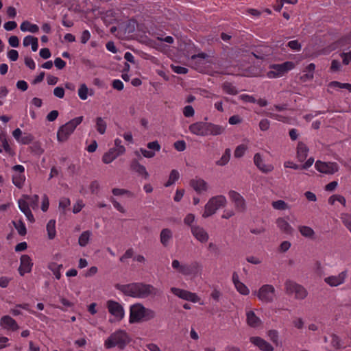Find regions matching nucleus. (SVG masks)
Wrapping results in <instances>:
<instances>
[{
    "label": "nucleus",
    "mask_w": 351,
    "mask_h": 351,
    "mask_svg": "<svg viewBox=\"0 0 351 351\" xmlns=\"http://www.w3.org/2000/svg\"><path fill=\"white\" fill-rule=\"evenodd\" d=\"M116 287L127 295L138 298H145L156 293L152 285L143 283L117 285Z\"/></svg>",
    "instance_id": "1"
},
{
    "label": "nucleus",
    "mask_w": 351,
    "mask_h": 351,
    "mask_svg": "<svg viewBox=\"0 0 351 351\" xmlns=\"http://www.w3.org/2000/svg\"><path fill=\"white\" fill-rule=\"evenodd\" d=\"M155 315V312L153 310L147 308L141 304L137 303L130 306L129 322L133 324L148 321L154 318Z\"/></svg>",
    "instance_id": "2"
},
{
    "label": "nucleus",
    "mask_w": 351,
    "mask_h": 351,
    "mask_svg": "<svg viewBox=\"0 0 351 351\" xmlns=\"http://www.w3.org/2000/svg\"><path fill=\"white\" fill-rule=\"evenodd\" d=\"M189 130L197 136L219 135L223 131L222 127L210 123L197 122L189 126Z\"/></svg>",
    "instance_id": "3"
},
{
    "label": "nucleus",
    "mask_w": 351,
    "mask_h": 351,
    "mask_svg": "<svg viewBox=\"0 0 351 351\" xmlns=\"http://www.w3.org/2000/svg\"><path fill=\"white\" fill-rule=\"evenodd\" d=\"M131 341V338L124 330H118L112 333L104 341V346L106 349L118 347L119 349H124Z\"/></svg>",
    "instance_id": "4"
},
{
    "label": "nucleus",
    "mask_w": 351,
    "mask_h": 351,
    "mask_svg": "<svg viewBox=\"0 0 351 351\" xmlns=\"http://www.w3.org/2000/svg\"><path fill=\"white\" fill-rule=\"evenodd\" d=\"M83 121V117L80 116L75 117L69 121L62 126H61L57 133V138L58 141H66L69 136L73 132L77 125H79Z\"/></svg>",
    "instance_id": "5"
},
{
    "label": "nucleus",
    "mask_w": 351,
    "mask_h": 351,
    "mask_svg": "<svg viewBox=\"0 0 351 351\" xmlns=\"http://www.w3.org/2000/svg\"><path fill=\"white\" fill-rule=\"evenodd\" d=\"M227 200L223 195H217L210 198L205 205L202 214L204 218H207L216 213V211L226 205Z\"/></svg>",
    "instance_id": "6"
},
{
    "label": "nucleus",
    "mask_w": 351,
    "mask_h": 351,
    "mask_svg": "<svg viewBox=\"0 0 351 351\" xmlns=\"http://www.w3.org/2000/svg\"><path fill=\"white\" fill-rule=\"evenodd\" d=\"M294 68L295 64L290 61H287L282 64H271L269 66V71L267 72V76L269 78L280 77Z\"/></svg>",
    "instance_id": "7"
},
{
    "label": "nucleus",
    "mask_w": 351,
    "mask_h": 351,
    "mask_svg": "<svg viewBox=\"0 0 351 351\" xmlns=\"http://www.w3.org/2000/svg\"><path fill=\"white\" fill-rule=\"evenodd\" d=\"M210 62L208 56L204 53H200L191 56L190 64L199 72H205L207 64Z\"/></svg>",
    "instance_id": "8"
},
{
    "label": "nucleus",
    "mask_w": 351,
    "mask_h": 351,
    "mask_svg": "<svg viewBox=\"0 0 351 351\" xmlns=\"http://www.w3.org/2000/svg\"><path fill=\"white\" fill-rule=\"evenodd\" d=\"M315 167L319 173L327 175H332L339 169V167L337 162H323L321 160L316 161Z\"/></svg>",
    "instance_id": "9"
},
{
    "label": "nucleus",
    "mask_w": 351,
    "mask_h": 351,
    "mask_svg": "<svg viewBox=\"0 0 351 351\" xmlns=\"http://www.w3.org/2000/svg\"><path fill=\"white\" fill-rule=\"evenodd\" d=\"M285 289L288 294L294 295L298 299H304L307 295V292L302 286L291 280L286 282Z\"/></svg>",
    "instance_id": "10"
},
{
    "label": "nucleus",
    "mask_w": 351,
    "mask_h": 351,
    "mask_svg": "<svg viewBox=\"0 0 351 351\" xmlns=\"http://www.w3.org/2000/svg\"><path fill=\"white\" fill-rule=\"evenodd\" d=\"M257 296L263 302H270L275 298V289L272 285H263L258 290Z\"/></svg>",
    "instance_id": "11"
},
{
    "label": "nucleus",
    "mask_w": 351,
    "mask_h": 351,
    "mask_svg": "<svg viewBox=\"0 0 351 351\" xmlns=\"http://www.w3.org/2000/svg\"><path fill=\"white\" fill-rule=\"evenodd\" d=\"M106 306L108 312L116 317L117 320H121L124 317L125 312L123 307L119 302L110 300L107 301Z\"/></svg>",
    "instance_id": "12"
},
{
    "label": "nucleus",
    "mask_w": 351,
    "mask_h": 351,
    "mask_svg": "<svg viewBox=\"0 0 351 351\" xmlns=\"http://www.w3.org/2000/svg\"><path fill=\"white\" fill-rule=\"evenodd\" d=\"M14 174L12 176V182L18 188H21L25 180L24 175L25 168L23 165H16L12 167Z\"/></svg>",
    "instance_id": "13"
},
{
    "label": "nucleus",
    "mask_w": 351,
    "mask_h": 351,
    "mask_svg": "<svg viewBox=\"0 0 351 351\" xmlns=\"http://www.w3.org/2000/svg\"><path fill=\"white\" fill-rule=\"evenodd\" d=\"M228 197L230 201L234 204L237 210L242 212L245 209V199L239 193L230 190L228 192Z\"/></svg>",
    "instance_id": "14"
},
{
    "label": "nucleus",
    "mask_w": 351,
    "mask_h": 351,
    "mask_svg": "<svg viewBox=\"0 0 351 351\" xmlns=\"http://www.w3.org/2000/svg\"><path fill=\"white\" fill-rule=\"evenodd\" d=\"M171 290L174 295L185 300L190 301L194 303L198 302L199 301V298L197 296L196 293L174 287L171 288Z\"/></svg>",
    "instance_id": "15"
},
{
    "label": "nucleus",
    "mask_w": 351,
    "mask_h": 351,
    "mask_svg": "<svg viewBox=\"0 0 351 351\" xmlns=\"http://www.w3.org/2000/svg\"><path fill=\"white\" fill-rule=\"evenodd\" d=\"M20 261L19 274L23 276L25 274L29 273L33 267V262L30 256L26 254L22 255Z\"/></svg>",
    "instance_id": "16"
},
{
    "label": "nucleus",
    "mask_w": 351,
    "mask_h": 351,
    "mask_svg": "<svg viewBox=\"0 0 351 351\" xmlns=\"http://www.w3.org/2000/svg\"><path fill=\"white\" fill-rule=\"evenodd\" d=\"M147 147L149 150L143 148H141L139 150L143 156L147 158L154 157L156 152L160 149V145L157 141L148 143Z\"/></svg>",
    "instance_id": "17"
},
{
    "label": "nucleus",
    "mask_w": 351,
    "mask_h": 351,
    "mask_svg": "<svg viewBox=\"0 0 351 351\" xmlns=\"http://www.w3.org/2000/svg\"><path fill=\"white\" fill-rule=\"evenodd\" d=\"M18 204L20 210L24 213L27 219L31 223L34 222L35 219L34 215L32 213V211L29 208V202L25 197V195H23L21 199H19Z\"/></svg>",
    "instance_id": "18"
},
{
    "label": "nucleus",
    "mask_w": 351,
    "mask_h": 351,
    "mask_svg": "<svg viewBox=\"0 0 351 351\" xmlns=\"http://www.w3.org/2000/svg\"><path fill=\"white\" fill-rule=\"evenodd\" d=\"M351 45V40L346 34L339 38L336 43H333L330 46V49L326 50L324 53H328L329 52L334 51L338 48H344Z\"/></svg>",
    "instance_id": "19"
},
{
    "label": "nucleus",
    "mask_w": 351,
    "mask_h": 351,
    "mask_svg": "<svg viewBox=\"0 0 351 351\" xmlns=\"http://www.w3.org/2000/svg\"><path fill=\"white\" fill-rule=\"evenodd\" d=\"M0 326L8 330L16 331L19 328L16 322L8 315L3 316L0 319Z\"/></svg>",
    "instance_id": "20"
},
{
    "label": "nucleus",
    "mask_w": 351,
    "mask_h": 351,
    "mask_svg": "<svg viewBox=\"0 0 351 351\" xmlns=\"http://www.w3.org/2000/svg\"><path fill=\"white\" fill-rule=\"evenodd\" d=\"M254 162L258 169L263 173L271 172L274 169L272 165L264 162L261 155L258 153L254 155Z\"/></svg>",
    "instance_id": "21"
},
{
    "label": "nucleus",
    "mask_w": 351,
    "mask_h": 351,
    "mask_svg": "<svg viewBox=\"0 0 351 351\" xmlns=\"http://www.w3.org/2000/svg\"><path fill=\"white\" fill-rule=\"evenodd\" d=\"M250 342L263 351H272L274 349L268 342L258 337H252Z\"/></svg>",
    "instance_id": "22"
},
{
    "label": "nucleus",
    "mask_w": 351,
    "mask_h": 351,
    "mask_svg": "<svg viewBox=\"0 0 351 351\" xmlns=\"http://www.w3.org/2000/svg\"><path fill=\"white\" fill-rule=\"evenodd\" d=\"M191 232L194 237L202 243H205L208 239V233L201 227L191 226Z\"/></svg>",
    "instance_id": "23"
},
{
    "label": "nucleus",
    "mask_w": 351,
    "mask_h": 351,
    "mask_svg": "<svg viewBox=\"0 0 351 351\" xmlns=\"http://www.w3.org/2000/svg\"><path fill=\"white\" fill-rule=\"evenodd\" d=\"M346 278V272L342 271L338 276H332L325 278V282L330 286L336 287L342 284Z\"/></svg>",
    "instance_id": "24"
},
{
    "label": "nucleus",
    "mask_w": 351,
    "mask_h": 351,
    "mask_svg": "<svg viewBox=\"0 0 351 351\" xmlns=\"http://www.w3.org/2000/svg\"><path fill=\"white\" fill-rule=\"evenodd\" d=\"M190 185L197 193H202L207 190V183L201 178H195L191 180Z\"/></svg>",
    "instance_id": "25"
},
{
    "label": "nucleus",
    "mask_w": 351,
    "mask_h": 351,
    "mask_svg": "<svg viewBox=\"0 0 351 351\" xmlns=\"http://www.w3.org/2000/svg\"><path fill=\"white\" fill-rule=\"evenodd\" d=\"M232 281L237 290L242 295H248L250 291L248 288L239 280V276L236 273L232 275Z\"/></svg>",
    "instance_id": "26"
},
{
    "label": "nucleus",
    "mask_w": 351,
    "mask_h": 351,
    "mask_svg": "<svg viewBox=\"0 0 351 351\" xmlns=\"http://www.w3.org/2000/svg\"><path fill=\"white\" fill-rule=\"evenodd\" d=\"M315 69V64H309L303 71L304 73L300 76V80L304 82L311 80L313 78Z\"/></svg>",
    "instance_id": "27"
},
{
    "label": "nucleus",
    "mask_w": 351,
    "mask_h": 351,
    "mask_svg": "<svg viewBox=\"0 0 351 351\" xmlns=\"http://www.w3.org/2000/svg\"><path fill=\"white\" fill-rule=\"evenodd\" d=\"M131 169L138 173L139 176H143L145 179H147L149 178V173L147 171L146 168L136 160L132 162Z\"/></svg>",
    "instance_id": "28"
},
{
    "label": "nucleus",
    "mask_w": 351,
    "mask_h": 351,
    "mask_svg": "<svg viewBox=\"0 0 351 351\" xmlns=\"http://www.w3.org/2000/svg\"><path fill=\"white\" fill-rule=\"evenodd\" d=\"M308 149L302 142H299L297 147V158L299 161L303 162L308 154Z\"/></svg>",
    "instance_id": "29"
},
{
    "label": "nucleus",
    "mask_w": 351,
    "mask_h": 351,
    "mask_svg": "<svg viewBox=\"0 0 351 351\" xmlns=\"http://www.w3.org/2000/svg\"><path fill=\"white\" fill-rule=\"evenodd\" d=\"M62 268V264H58L54 261H51L48 264V269L52 271L53 274L58 280L60 279L62 277L61 270Z\"/></svg>",
    "instance_id": "30"
},
{
    "label": "nucleus",
    "mask_w": 351,
    "mask_h": 351,
    "mask_svg": "<svg viewBox=\"0 0 351 351\" xmlns=\"http://www.w3.org/2000/svg\"><path fill=\"white\" fill-rule=\"evenodd\" d=\"M246 317L247 324L251 327H258L261 323V319L252 311L247 312Z\"/></svg>",
    "instance_id": "31"
},
{
    "label": "nucleus",
    "mask_w": 351,
    "mask_h": 351,
    "mask_svg": "<svg viewBox=\"0 0 351 351\" xmlns=\"http://www.w3.org/2000/svg\"><path fill=\"white\" fill-rule=\"evenodd\" d=\"M122 154H119L114 149H110L108 152L105 153L102 157V161L106 164L112 162L115 158Z\"/></svg>",
    "instance_id": "32"
},
{
    "label": "nucleus",
    "mask_w": 351,
    "mask_h": 351,
    "mask_svg": "<svg viewBox=\"0 0 351 351\" xmlns=\"http://www.w3.org/2000/svg\"><path fill=\"white\" fill-rule=\"evenodd\" d=\"M20 29L23 32H29L31 33H37L39 30L37 25L32 24L28 21H23L20 25Z\"/></svg>",
    "instance_id": "33"
},
{
    "label": "nucleus",
    "mask_w": 351,
    "mask_h": 351,
    "mask_svg": "<svg viewBox=\"0 0 351 351\" xmlns=\"http://www.w3.org/2000/svg\"><path fill=\"white\" fill-rule=\"evenodd\" d=\"M46 228H47L48 238L49 239H53L56 235V220H54V219L49 220L47 224Z\"/></svg>",
    "instance_id": "34"
},
{
    "label": "nucleus",
    "mask_w": 351,
    "mask_h": 351,
    "mask_svg": "<svg viewBox=\"0 0 351 351\" xmlns=\"http://www.w3.org/2000/svg\"><path fill=\"white\" fill-rule=\"evenodd\" d=\"M278 227L284 232L289 234L291 232L292 228L289 223L283 218H279L276 221Z\"/></svg>",
    "instance_id": "35"
},
{
    "label": "nucleus",
    "mask_w": 351,
    "mask_h": 351,
    "mask_svg": "<svg viewBox=\"0 0 351 351\" xmlns=\"http://www.w3.org/2000/svg\"><path fill=\"white\" fill-rule=\"evenodd\" d=\"M197 268V263H193L191 265H183L180 268V271L184 275H190L194 272Z\"/></svg>",
    "instance_id": "36"
},
{
    "label": "nucleus",
    "mask_w": 351,
    "mask_h": 351,
    "mask_svg": "<svg viewBox=\"0 0 351 351\" xmlns=\"http://www.w3.org/2000/svg\"><path fill=\"white\" fill-rule=\"evenodd\" d=\"M106 127L107 125L104 119L101 117H97L95 119V128L100 134H104L106 132Z\"/></svg>",
    "instance_id": "37"
},
{
    "label": "nucleus",
    "mask_w": 351,
    "mask_h": 351,
    "mask_svg": "<svg viewBox=\"0 0 351 351\" xmlns=\"http://www.w3.org/2000/svg\"><path fill=\"white\" fill-rule=\"evenodd\" d=\"M90 235L91 232L90 231L83 232L78 239L79 245L82 247L86 246L90 240Z\"/></svg>",
    "instance_id": "38"
},
{
    "label": "nucleus",
    "mask_w": 351,
    "mask_h": 351,
    "mask_svg": "<svg viewBox=\"0 0 351 351\" xmlns=\"http://www.w3.org/2000/svg\"><path fill=\"white\" fill-rule=\"evenodd\" d=\"M13 224L20 235H25L27 232L26 227L25 226V223L21 220L13 221Z\"/></svg>",
    "instance_id": "39"
},
{
    "label": "nucleus",
    "mask_w": 351,
    "mask_h": 351,
    "mask_svg": "<svg viewBox=\"0 0 351 351\" xmlns=\"http://www.w3.org/2000/svg\"><path fill=\"white\" fill-rule=\"evenodd\" d=\"M230 158V149H226L225 152L221 157V158L217 162V165L219 166H223L226 165Z\"/></svg>",
    "instance_id": "40"
},
{
    "label": "nucleus",
    "mask_w": 351,
    "mask_h": 351,
    "mask_svg": "<svg viewBox=\"0 0 351 351\" xmlns=\"http://www.w3.org/2000/svg\"><path fill=\"white\" fill-rule=\"evenodd\" d=\"M172 234L170 230L164 229L162 230L160 234V241L161 243L166 245L169 242V239L171 238Z\"/></svg>",
    "instance_id": "41"
},
{
    "label": "nucleus",
    "mask_w": 351,
    "mask_h": 351,
    "mask_svg": "<svg viewBox=\"0 0 351 351\" xmlns=\"http://www.w3.org/2000/svg\"><path fill=\"white\" fill-rule=\"evenodd\" d=\"M180 174L177 170H172L170 173L168 181L165 184L166 187H168L173 184L178 180Z\"/></svg>",
    "instance_id": "42"
},
{
    "label": "nucleus",
    "mask_w": 351,
    "mask_h": 351,
    "mask_svg": "<svg viewBox=\"0 0 351 351\" xmlns=\"http://www.w3.org/2000/svg\"><path fill=\"white\" fill-rule=\"evenodd\" d=\"M25 197L27 199L29 205L32 208V209L35 210L38 208L39 200L38 195H34L33 196L25 195Z\"/></svg>",
    "instance_id": "43"
},
{
    "label": "nucleus",
    "mask_w": 351,
    "mask_h": 351,
    "mask_svg": "<svg viewBox=\"0 0 351 351\" xmlns=\"http://www.w3.org/2000/svg\"><path fill=\"white\" fill-rule=\"evenodd\" d=\"M247 149V145L241 144L238 145L234 152V156L235 158H241L242 157L245 152H246Z\"/></svg>",
    "instance_id": "44"
},
{
    "label": "nucleus",
    "mask_w": 351,
    "mask_h": 351,
    "mask_svg": "<svg viewBox=\"0 0 351 351\" xmlns=\"http://www.w3.org/2000/svg\"><path fill=\"white\" fill-rule=\"evenodd\" d=\"M300 232L304 237H306L311 238L314 235L313 230L308 226H301L300 228Z\"/></svg>",
    "instance_id": "45"
},
{
    "label": "nucleus",
    "mask_w": 351,
    "mask_h": 351,
    "mask_svg": "<svg viewBox=\"0 0 351 351\" xmlns=\"http://www.w3.org/2000/svg\"><path fill=\"white\" fill-rule=\"evenodd\" d=\"M331 344L334 348H335L337 349L346 347L345 346H343L341 343L339 337L338 336H337L336 335H332Z\"/></svg>",
    "instance_id": "46"
},
{
    "label": "nucleus",
    "mask_w": 351,
    "mask_h": 351,
    "mask_svg": "<svg viewBox=\"0 0 351 351\" xmlns=\"http://www.w3.org/2000/svg\"><path fill=\"white\" fill-rule=\"evenodd\" d=\"M33 140V136L30 134H24L22 135L18 143L23 145L29 144Z\"/></svg>",
    "instance_id": "47"
},
{
    "label": "nucleus",
    "mask_w": 351,
    "mask_h": 351,
    "mask_svg": "<svg viewBox=\"0 0 351 351\" xmlns=\"http://www.w3.org/2000/svg\"><path fill=\"white\" fill-rule=\"evenodd\" d=\"M93 94V89H79L78 92L79 97L83 100L86 99L88 95H92Z\"/></svg>",
    "instance_id": "48"
},
{
    "label": "nucleus",
    "mask_w": 351,
    "mask_h": 351,
    "mask_svg": "<svg viewBox=\"0 0 351 351\" xmlns=\"http://www.w3.org/2000/svg\"><path fill=\"white\" fill-rule=\"evenodd\" d=\"M71 202L69 198L63 197L61 198L59 202V208L64 212L65 209L70 206Z\"/></svg>",
    "instance_id": "49"
},
{
    "label": "nucleus",
    "mask_w": 351,
    "mask_h": 351,
    "mask_svg": "<svg viewBox=\"0 0 351 351\" xmlns=\"http://www.w3.org/2000/svg\"><path fill=\"white\" fill-rule=\"evenodd\" d=\"M341 218L343 221V223L351 232V216L348 214H342Z\"/></svg>",
    "instance_id": "50"
},
{
    "label": "nucleus",
    "mask_w": 351,
    "mask_h": 351,
    "mask_svg": "<svg viewBox=\"0 0 351 351\" xmlns=\"http://www.w3.org/2000/svg\"><path fill=\"white\" fill-rule=\"evenodd\" d=\"M272 206L277 210H285L287 208V204L282 200H278L272 203Z\"/></svg>",
    "instance_id": "51"
},
{
    "label": "nucleus",
    "mask_w": 351,
    "mask_h": 351,
    "mask_svg": "<svg viewBox=\"0 0 351 351\" xmlns=\"http://www.w3.org/2000/svg\"><path fill=\"white\" fill-rule=\"evenodd\" d=\"M0 141L2 143V146L5 152H10V147L5 134H0Z\"/></svg>",
    "instance_id": "52"
},
{
    "label": "nucleus",
    "mask_w": 351,
    "mask_h": 351,
    "mask_svg": "<svg viewBox=\"0 0 351 351\" xmlns=\"http://www.w3.org/2000/svg\"><path fill=\"white\" fill-rule=\"evenodd\" d=\"M340 56L342 58L343 64L345 65H348L351 61V50L347 53H341Z\"/></svg>",
    "instance_id": "53"
},
{
    "label": "nucleus",
    "mask_w": 351,
    "mask_h": 351,
    "mask_svg": "<svg viewBox=\"0 0 351 351\" xmlns=\"http://www.w3.org/2000/svg\"><path fill=\"white\" fill-rule=\"evenodd\" d=\"M287 45L294 51H300L301 49V45L297 40L289 41Z\"/></svg>",
    "instance_id": "54"
},
{
    "label": "nucleus",
    "mask_w": 351,
    "mask_h": 351,
    "mask_svg": "<svg viewBox=\"0 0 351 351\" xmlns=\"http://www.w3.org/2000/svg\"><path fill=\"white\" fill-rule=\"evenodd\" d=\"M121 141L120 139H119V138L115 139V141H114L115 147H114L113 149L117 150V152H119V154H123L125 151V149L124 146L121 145Z\"/></svg>",
    "instance_id": "55"
},
{
    "label": "nucleus",
    "mask_w": 351,
    "mask_h": 351,
    "mask_svg": "<svg viewBox=\"0 0 351 351\" xmlns=\"http://www.w3.org/2000/svg\"><path fill=\"white\" fill-rule=\"evenodd\" d=\"M267 116H269V117L274 119L276 120L280 121H282V122L287 121V117H285V116L280 115V114H276V113L269 112L267 114Z\"/></svg>",
    "instance_id": "56"
},
{
    "label": "nucleus",
    "mask_w": 351,
    "mask_h": 351,
    "mask_svg": "<svg viewBox=\"0 0 351 351\" xmlns=\"http://www.w3.org/2000/svg\"><path fill=\"white\" fill-rule=\"evenodd\" d=\"M183 114L186 117H191L194 115V110L191 106H186L184 108Z\"/></svg>",
    "instance_id": "57"
},
{
    "label": "nucleus",
    "mask_w": 351,
    "mask_h": 351,
    "mask_svg": "<svg viewBox=\"0 0 351 351\" xmlns=\"http://www.w3.org/2000/svg\"><path fill=\"white\" fill-rule=\"evenodd\" d=\"M49 198L47 196V195H44L43 197L42 205H41L42 210L43 212H46L49 208Z\"/></svg>",
    "instance_id": "58"
},
{
    "label": "nucleus",
    "mask_w": 351,
    "mask_h": 351,
    "mask_svg": "<svg viewBox=\"0 0 351 351\" xmlns=\"http://www.w3.org/2000/svg\"><path fill=\"white\" fill-rule=\"evenodd\" d=\"M9 45L12 47H17L19 45V40L16 36H12L8 39Z\"/></svg>",
    "instance_id": "59"
},
{
    "label": "nucleus",
    "mask_w": 351,
    "mask_h": 351,
    "mask_svg": "<svg viewBox=\"0 0 351 351\" xmlns=\"http://www.w3.org/2000/svg\"><path fill=\"white\" fill-rule=\"evenodd\" d=\"M8 57L11 61H16L19 58V53L15 49H11L8 52Z\"/></svg>",
    "instance_id": "60"
},
{
    "label": "nucleus",
    "mask_w": 351,
    "mask_h": 351,
    "mask_svg": "<svg viewBox=\"0 0 351 351\" xmlns=\"http://www.w3.org/2000/svg\"><path fill=\"white\" fill-rule=\"evenodd\" d=\"M174 147L179 152L184 151L186 149V143L184 141H178L174 143Z\"/></svg>",
    "instance_id": "61"
},
{
    "label": "nucleus",
    "mask_w": 351,
    "mask_h": 351,
    "mask_svg": "<svg viewBox=\"0 0 351 351\" xmlns=\"http://www.w3.org/2000/svg\"><path fill=\"white\" fill-rule=\"evenodd\" d=\"M35 38L36 37L31 36V35L26 36L23 38V46L28 47L29 45H32Z\"/></svg>",
    "instance_id": "62"
},
{
    "label": "nucleus",
    "mask_w": 351,
    "mask_h": 351,
    "mask_svg": "<svg viewBox=\"0 0 351 351\" xmlns=\"http://www.w3.org/2000/svg\"><path fill=\"white\" fill-rule=\"evenodd\" d=\"M270 123L267 119H263L259 123L260 130L262 131H266L269 129Z\"/></svg>",
    "instance_id": "63"
},
{
    "label": "nucleus",
    "mask_w": 351,
    "mask_h": 351,
    "mask_svg": "<svg viewBox=\"0 0 351 351\" xmlns=\"http://www.w3.org/2000/svg\"><path fill=\"white\" fill-rule=\"evenodd\" d=\"M39 54L40 57L44 59H48L51 57V54L48 48H43L40 50Z\"/></svg>",
    "instance_id": "64"
}]
</instances>
